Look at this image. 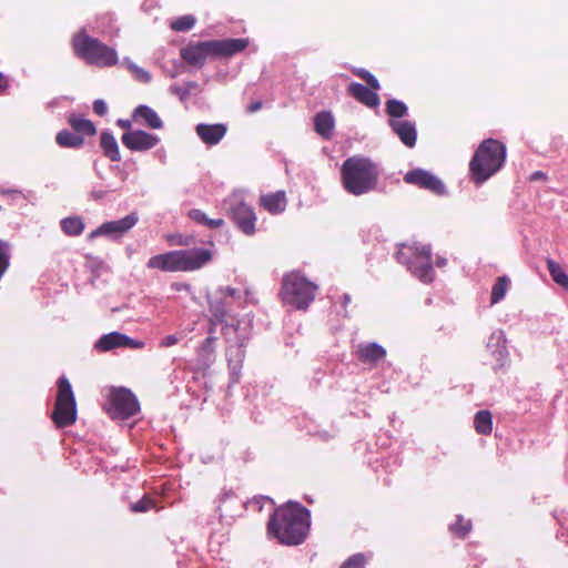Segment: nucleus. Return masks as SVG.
<instances>
[{
  "mask_svg": "<svg viewBox=\"0 0 568 568\" xmlns=\"http://www.w3.org/2000/svg\"><path fill=\"white\" fill-rule=\"evenodd\" d=\"M7 88V81L2 73H0V92H2Z\"/></svg>",
  "mask_w": 568,
  "mask_h": 568,
  "instance_id": "nucleus-48",
  "label": "nucleus"
},
{
  "mask_svg": "<svg viewBox=\"0 0 568 568\" xmlns=\"http://www.w3.org/2000/svg\"><path fill=\"white\" fill-rule=\"evenodd\" d=\"M69 124L78 132L84 135H94L97 129L92 121L80 115L72 114L69 118Z\"/></svg>",
  "mask_w": 568,
  "mask_h": 568,
  "instance_id": "nucleus-28",
  "label": "nucleus"
},
{
  "mask_svg": "<svg viewBox=\"0 0 568 568\" xmlns=\"http://www.w3.org/2000/svg\"><path fill=\"white\" fill-rule=\"evenodd\" d=\"M207 58H217L222 55L221 40L203 41Z\"/></svg>",
  "mask_w": 568,
  "mask_h": 568,
  "instance_id": "nucleus-38",
  "label": "nucleus"
},
{
  "mask_svg": "<svg viewBox=\"0 0 568 568\" xmlns=\"http://www.w3.org/2000/svg\"><path fill=\"white\" fill-rule=\"evenodd\" d=\"M474 426L478 434L489 435L493 430V417L488 410H479L475 415Z\"/></svg>",
  "mask_w": 568,
  "mask_h": 568,
  "instance_id": "nucleus-27",
  "label": "nucleus"
},
{
  "mask_svg": "<svg viewBox=\"0 0 568 568\" xmlns=\"http://www.w3.org/2000/svg\"><path fill=\"white\" fill-rule=\"evenodd\" d=\"M144 346L143 341L131 338L120 332L104 334L95 343V348L100 352H109L115 348L142 349Z\"/></svg>",
  "mask_w": 568,
  "mask_h": 568,
  "instance_id": "nucleus-11",
  "label": "nucleus"
},
{
  "mask_svg": "<svg viewBox=\"0 0 568 568\" xmlns=\"http://www.w3.org/2000/svg\"><path fill=\"white\" fill-rule=\"evenodd\" d=\"M389 123L406 146L413 148L416 144L417 133L415 123L406 120H390Z\"/></svg>",
  "mask_w": 568,
  "mask_h": 568,
  "instance_id": "nucleus-20",
  "label": "nucleus"
},
{
  "mask_svg": "<svg viewBox=\"0 0 568 568\" xmlns=\"http://www.w3.org/2000/svg\"><path fill=\"white\" fill-rule=\"evenodd\" d=\"M315 131L324 139H329L334 126L335 120L331 112L322 111L316 114L314 119Z\"/></svg>",
  "mask_w": 568,
  "mask_h": 568,
  "instance_id": "nucleus-24",
  "label": "nucleus"
},
{
  "mask_svg": "<svg viewBox=\"0 0 568 568\" xmlns=\"http://www.w3.org/2000/svg\"><path fill=\"white\" fill-rule=\"evenodd\" d=\"M52 420L59 427L70 426L77 420V403L69 381L62 376L58 381V393Z\"/></svg>",
  "mask_w": 568,
  "mask_h": 568,
  "instance_id": "nucleus-8",
  "label": "nucleus"
},
{
  "mask_svg": "<svg viewBox=\"0 0 568 568\" xmlns=\"http://www.w3.org/2000/svg\"><path fill=\"white\" fill-rule=\"evenodd\" d=\"M397 258L406 264L412 274L422 282L430 283L434 278L430 247L425 244H403L397 252Z\"/></svg>",
  "mask_w": 568,
  "mask_h": 568,
  "instance_id": "nucleus-6",
  "label": "nucleus"
},
{
  "mask_svg": "<svg viewBox=\"0 0 568 568\" xmlns=\"http://www.w3.org/2000/svg\"><path fill=\"white\" fill-rule=\"evenodd\" d=\"M118 125L121 126L122 129H125V130H130L132 123L130 120H123V119H119L118 120Z\"/></svg>",
  "mask_w": 568,
  "mask_h": 568,
  "instance_id": "nucleus-44",
  "label": "nucleus"
},
{
  "mask_svg": "<svg viewBox=\"0 0 568 568\" xmlns=\"http://www.w3.org/2000/svg\"><path fill=\"white\" fill-rule=\"evenodd\" d=\"M542 176V173L541 172H536L532 174V179H537V178H540Z\"/></svg>",
  "mask_w": 568,
  "mask_h": 568,
  "instance_id": "nucleus-50",
  "label": "nucleus"
},
{
  "mask_svg": "<svg viewBox=\"0 0 568 568\" xmlns=\"http://www.w3.org/2000/svg\"><path fill=\"white\" fill-rule=\"evenodd\" d=\"M547 267L554 282L565 288H568V275L564 268L557 262L550 258L547 260Z\"/></svg>",
  "mask_w": 568,
  "mask_h": 568,
  "instance_id": "nucleus-31",
  "label": "nucleus"
},
{
  "mask_svg": "<svg viewBox=\"0 0 568 568\" xmlns=\"http://www.w3.org/2000/svg\"><path fill=\"white\" fill-rule=\"evenodd\" d=\"M355 73L361 77L363 80H365L367 82V84L374 89V90H378L379 89V82L378 80L368 71L364 70V69H358L355 71Z\"/></svg>",
  "mask_w": 568,
  "mask_h": 568,
  "instance_id": "nucleus-40",
  "label": "nucleus"
},
{
  "mask_svg": "<svg viewBox=\"0 0 568 568\" xmlns=\"http://www.w3.org/2000/svg\"><path fill=\"white\" fill-rule=\"evenodd\" d=\"M212 258L210 250L194 247L176 250L154 255L149 258L146 266L168 273L192 272L207 264Z\"/></svg>",
  "mask_w": 568,
  "mask_h": 568,
  "instance_id": "nucleus-3",
  "label": "nucleus"
},
{
  "mask_svg": "<svg viewBox=\"0 0 568 568\" xmlns=\"http://www.w3.org/2000/svg\"><path fill=\"white\" fill-rule=\"evenodd\" d=\"M106 413L114 419H125L140 410L138 398L124 387L111 388L105 404Z\"/></svg>",
  "mask_w": 568,
  "mask_h": 568,
  "instance_id": "nucleus-9",
  "label": "nucleus"
},
{
  "mask_svg": "<svg viewBox=\"0 0 568 568\" xmlns=\"http://www.w3.org/2000/svg\"><path fill=\"white\" fill-rule=\"evenodd\" d=\"M262 106V103L261 102H254L252 104L248 105V112H256L257 110H260Z\"/></svg>",
  "mask_w": 568,
  "mask_h": 568,
  "instance_id": "nucleus-46",
  "label": "nucleus"
},
{
  "mask_svg": "<svg viewBox=\"0 0 568 568\" xmlns=\"http://www.w3.org/2000/svg\"><path fill=\"white\" fill-rule=\"evenodd\" d=\"M444 264H445V262H444V261H438V265H440V266H442V265H444Z\"/></svg>",
  "mask_w": 568,
  "mask_h": 568,
  "instance_id": "nucleus-51",
  "label": "nucleus"
},
{
  "mask_svg": "<svg viewBox=\"0 0 568 568\" xmlns=\"http://www.w3.org/2000/svg\"><path fill=\"white\" fill-rule=\"evenodd\" d=\"M341 178L343 186L348 193L362 195L376 189L379 171L369 159L355 155L344 161Z\"/></svg>",
  "mask_w": 568,
  "mask_h": 568,
  "instance_id": "nucleus-2",
  "label": "nucleus"
},
{
  "mask_svg": "<svg viewBox=\"0 0 568 568\" xmlns=\"http://www.w3.org/2000/svg\"><path fill=\"white\" fill-rule=\"evenodd\" d=\"M317 286L297 272L288 273L283 278L281 295L284 303L298 310H305L315 297Z\"/></svg>",
  "mask_w": 568,
  "mask_h": 568,
  "instance_id": "nucleus-7",
  "label": "nucleus"
},
{
  "mask_svg": "<svg viewBox=\"0 0 568 568\" xmlns=\"http://www.w3.org/2000/svg\"><path fill=\"white\" fill-rule=\"evenodd\" d=\"M195 132L204 144L213 146L223 140L227 132V126L223 123H199L195 126Z\"/></svg>",
  "mask_w": 568,
  "mask_h": 568,
  "instance_id": "nucleus-16",
  "label": "nucleus"
},
{
  "mask_svg": "<svg viewBox=\"0 0 568 568\" xmlns=\"http://www.w3.org/2000/svg\"><path fill=\"white\" fill-rule=\"evenodd\" d=\"M471 528V524L469 520H464L462 517H458L457 523L450 526V530L455 535L465 536Z\"/></svg>",
  "mask_w": 568,
  "mask_h": 568,
  "instance_id": "nucleus-39",
  "label": "nucleus"
},
{
  "mask_svg": "<svg viewBox=\"0 0 568 568\" xmlns=\"http://www.w3.org/2000/svg\"><path fill=\"white\" fill-rule=\"evenodd\" d=\"M509 281L507 277H499L491 290V303L496 304L501 301L508 290Z\"/></svg>",
  "mask_w": 568,
  "mask_h": 568,
  "instance_id": "nucleus-34",
  "label": "nucleus"
},
{
  "mask_svg": "<svg viewBox=\"0 0 568 568\" xmlns=\"http://www.w3.org/2000/svg\"><path fill=\"white\" fill-rule=\"evenodd\" d=\"M236 295V290L232 287H221L209 297L211 312L219 322L224 321L226 315V305H229L230 300L235 298Z\"/></svg>",
  "mask_w": 568,
  "mask_h": 568,
  "instance_id": "nucleus-15",
  "label": "nucleus"
},
{
  "mask_svg": "<svg viewBox=\"0 0 568 568\" xmlns=\"http://www.w3.org/2000/svg\"><path fill=\"white\" fill-rule=\"evenodd\" d=\"M232 205L230 206V214L239 229L246 235L255 233L256 215L253 209L243 202L237 194L232 196Z\"/></svg>",
  "mask_w": 568,
  "mask_h": 568,
  "instance_id": "nucleus-10",
  "label": "nucleus"
},
{
  "mask_svg": "<svg viewBox=\"0 0 568 568\" xmlns=\"http://www.w3.org/2000/svg\"><path fill=\"white\" fill-rule=\"evenodd\" d=\"M311 527L310 511L297 503L277 508L267 524V532L286 546L302 544Z\"/></svg>",
  "mask_w": 568,
  "mask_h": 568,
  "instance_id": "nucleus-1",
  "label": "nucleus"
},
{
  "mask_svg": "<svg viewBox=\"0 0 568 568\" xmlns=\"http://www.w3.org/2000/svg\"><path fill=\"white\" fill-rule=\"evenodd\" d=\"M181 57L185 62L192 65L201 67L207 59V53L203 42L190 43L181 50Z\"/></svg>",
  "mask_w": 568,
  "mask_h": 568,
  "instance_id": "nucleus-22",
  "label": "nucleus"
},
{
  "mask_svg": "<svg viewBox=\"0 0 568 568\" xmlns=\"http://www.w3.org/2000/svg\"><path fill=\"white\" fill-rule=\"evenodd\" d=\"M506 160V148L497 140L488 139L481 142L469 163L471 180L483 184L497 173Z\"/></svg>",
  "mask_w": 568,
  "mask_h": 568,
  "instance_id": "nucleus-4",
  "label": "nucleus"
},
{
  "mask_svg": "<svg viewBox=\"0 0 568 568\" xmlns=\"http://www.w3.org/2000/svg\"><path fill=\"white\" fill-rule=\"evenodd\" d=\"M222 43V55L231 57L243 51L248 45L247 39H224Z\"/></svg>",
  "mask_w": 568,
  "mask_h": 568,
  "instance_id": "nucleus-29",
  "label": "nucleus"
},
{
  "mask_svg": "<svg viewBox=\"0 0 568 568\" xmlns=\"http://www.w3.org/2000/svg\"><path fill=\"white\" fill-rule=\"evenodd\" d=\"M368 558L363 554H356L346 559L339 568H364Z\"/></svg>",
  "mask_w": 568,
  "mask_h": 568,
  "instance_id": "nucleus-37",
  "label": "nucleus"
},
{
  "mask_svg": "<svg viewBox=\"0 0 568 568\" xmlns=\"http://www.w3.org/2000/svg\"><path fill=\"white\" fill-rule=\"evenodd\" d=\"M260 204L271 214L282 213L287 204L285 192L277 191L275 193L262 195L260 199Z\"/></svg>",
  "mask_w": 568,
  "mask_h": 568,
  "instance_id": "nucleus-23",
  "label": "nucleus"
},
{
  "mask_svg": "<svg viewBox=\"0 0 568 568\" xmlns=\"http://www.w3.org/2000/svg\"><path fill=\"white\" fill-rule=\"evenodd\" d=\"M72 44L75 54L88 63L98 67H111L118 63V53L114 49L89 37L84 31L73 37Z\"/></svg>",
  "mask_w": 568,
  "mask_h": 568,
  "instance_id": "nucleus-5",
  "label": "nucleus"
},
{
  "mask_svg": "<svg viewBox=\"0 0 568 568\" xmlns=\"http://www.w3.org/2000/svg\"><path fill=\"white\" fill-rule=\"evenodd\" d=\"M122 64L126 67V69L131 72L132 77L142 83H149L152 79L150 72H148L145 69L139 67L133 61H131L129 58H124L122 61Z\"/></svg>",
  "mask_w": 568,
  "mask_h": 568,
  "instance_id": "nucleus-32",
  "label": "nucleus"
},
{
  "mask_svg": "<svg viewBox=\"0 0 568 568\" xmlns=\"http://www.w3.org/2000/svg\"><path fill=\"white\" fill-rule=\"evenodd\" d=\"M189 216L194 222L206 226L207 229H220L224 225L223 219H210L203 211L193 209L189 212Z\"/></svg>",
  "mask_w": 568,
  "mask_h": 568,
  "instance_id": "nucleus-26",
  "label": "nucleus"
},
{
  "mask_svg": "<svg viewBox=\"0 0 568 568\" xmlns=\"http://www.w3.org/2000/svg\"><path fill=\"white\" fill-rule=\"evenodd\" d=\"M125 148L135 152H143L153 149L160 142L156 134L143 130H129L121 136Z\"/></svg>",
  "mask_w": 568,
  "mask_h": 568,
  "instance_id": "nucleus-13",
  "label": "nucleus"
},
{
  "mask_svg": "<svg viewBox=\"0 0 568 568\" xmlns=\"http://www.w3.org/2000/svg\"><path fill=\"white\" fill-rule=\"evenodd\" d=\"M101 148L111 161H120L121 154L115 138L109 132L101 133Z\"/></svg>",
  "mask_w": 568,
  "mask_h": 568,
  "instance_id": "nucleus-25",
  "label": "nucleus"
},
{
  "mask_svg": "<svg viewBox=\"0 0 568 568\" xmlns=\"http://www.w3.org/2000/svg\"><path fill=\"white\" fill-rule=\"evenodd\" d=\"M138 215L132 213L120 220L105 222L97 230L90 233L89 237L110 236L112 239L121 237L138 223Z\"/></svg>",
  "mask_w": 568,
  "mask_h": 568,
  "instance_id": "nucleus-12",
  "label": "nucleus"
},
{
  "mask_svg": "<svg viewBox=\"0 0 568 568\" xmlns=\"http://www.w3.org/2000/svg\"><path fill=\"white\" fill-rule=\"evenodd\" d=\"M179 342L176 335H166L160 341V347L168 348L175 345Z\"/></svg>",
  "mask_w": 568,
  "mask_h": 568,
  "instance_id": "nucleus-43",
  "label": "nucleus"
},
{
  "mask_svg": "<svg viewBox=\"0 0 568 568\" xmlns=\"http://www.w3.org/2000/svg\"><path fill=\"white\" fill-rule=\"evenodd\" d=\"M356 355L363 363H376L383 359L386 355L385 349L376 343L359 344L356 349Z\"/></svg>",
  "mask_w": 568,
  "mask_h": 568,
  "instance_id": "nucleus-21",
  "label": "nucleus"
},
{
  "mask_svg": "<svg viewBox=\"0 0 568 568\" xmlns=\"http://www.w3.org/2000/svg\"><path fill=\"white\" fill-rule=\"evenodd\" d=\"M347 91L356 100H358L368 108H376L379 105L381 100L378 94L376 93L377 90H374L372 88L368 89L367 87L357 82H352L348 85Z\"/></svg>",
  "mask_w": 568,
  "mask_h": 568,
  "instance_id": "nucleus-19",
  "label": "nucleus"
},
{
  "mask_svg": "<svg viewBox=\"0 0 568 568\" xmlns=\"http://www.w3.org/2000/svg\"><path fill=\"white\" fill-rule=\"evenodd\" d=\"M386 111L392 118H403L407 113V106L404 102L392 99L386 103Z\"/></svg>",
  "mask_w": 568,
  "mask_h": 568,
  "instance_id": "nucleus-36",
  "label": "nucleus"
},
{
  "mask_svg": "<svg viewBox=\"0 0 568 568\" xmlns=\"http://www.w3.org/2000/svg\"><path fill=\"white\" fill-rule=\"evenodd\" d=\"M93 111L98 115H104L108 112L106 103L101 99L95 100L93 102Z\"/></svg>",
  "mask_w": 568,
  "mask_h": 568,
  "instance_id": "nucleus-42",
  "label": "nucleus"
},
{
  "mask_svg": "<svg viewBox=\"0 0 568 568\" xmlns=\"http://www.w3.org/2000/svg\"><path fill=\"white\" fill-rule=\"evenodd\" d=\"M405 182L409 184H415L426 190H429L436 194L445 193L444 183L434 174L425 170H413L405 174Z\"/></svg>",
  "mask_w": 568,
  "mask_h": 568,
  "instance_id": "nucleus-14",
  "label": "nucleus"
},
{
  "mask_svg": "<svg viewBox=\"0 0 568 568\" xmlns=\"http://www.w3.org/2000/svg\"><path fill=\"white\" fill-rule=\"evenodd\" d=\"M195 24V18L191 14L182 16L171 22V28L178 32L191 30Z\"/></svg>",
  "mask_w": 568,
  "mask_h": 568,
  "instance_id": "nucleus-35",
  "label": "nucleus"
},
{
  "mask_svg": "<svg viewBox=\"0 0 568 568\" xmlns=\"http://www.w3.org/2000/svg\"><path fill=\"white\" fill-rule=\"evenodd\" d=\"M487 348L491 353V355L495 357V361L499 366H504L507 357H508V351L506 347V336L505 333L500 329H497L491 333L488 343Z\"/></svg>",
  "mask_w": 568,
  "mask_h": 568,
  "instance_id": "nucleus-17",
  "label": "nucleus"
},
{
  "mask_svg": "<svg viewBox=\"0 0 568 568\" xmlns=\"http://www.w3.org/2000/svg\"><path fill=\"white\" fill-rule=\"evenodd\" d=\"M155 156L161 161V162H165V159H166V153H165V150L161 149V150H158L155 152Z\"/></svg>",
  "mask_w": 568,
  "mask_h": 568,
  "instance_id": "nucleus-45",
  "label": "nucleus"
},
{
  "mask_svg": "<svg viewBox=\"0 0 568 568\" xmlns=\"http://www.w3.org/2000/svg\"><path fill=\"white\" fill-rule=\"evenodd\" d=\"M57 143L62 148H80L83 144V138L73 134L67 130L60 131L55 138Z\"/></svg>",
  "mask_w": 568,
  "mask_h": 568,
  "instance_id": "nucleus-30",
  "label": "nucleus"
},
{
  "mask_svg": "<svg viewBox=\"0 0 568 568\" xmlns=\"http://www.w3.org/2000/svg\"><path fill=\"white\" fill-rule=\"evenodd\" d=\"M61 227L67 235H80L84 230V223L80 217H67L61 221Z\"/></svg>",
  "mask_w": 568,
  "mask_h": 568,
  "instance_id": "nucleus-33",
  "label": "nucleus"
},
{
  "mask_svg": "<svg viewBox=\"0 0 568 568\" xmlns=\"http://www.w3.org/2000/svg\"><path fill=\"white\" fill-rule=\"evenodd\" d=\"M214 342V338L213 337H207L204 343H203V348H211L212 347V344Z\"/></svg>",
  "mask_w": 568,
  "mask_h": 568,
  "instance_id": "nucleus-47",
  "label": "nucleus"
},
{
  "mask_svg": "<svg viewBox=\"0 0 568 568\" xmlns=\"http://www.w3.org/2000/svg\"><path fill=\"white\" fill-rule=\"evenodd\" d=\"M132 119L135 123L146 125L150 129L158 130L163 128V121L158 113L152 108L144 104L134 109Z\"/></svg>",
  "mask_w": 568,
  "mask_h": 568,
  "instance_id": "nucleus-18",
  "label": "nucleus"
},
{
  "mask_svg": "<svg viewBox=\"0 0 568 568\" xmlns=\"http://www.w3.org/2000/svg\"><path fill=\"white\" fill-rule=\"evenodd\" d=\"M153 501L149 497H144L143 499L139 500L138 503L133 504L131 506V510L135 513H143L148 511L149 509L153 508Z\"/></svg>",
  "mask_w": 568,
  "mask_h": 568,
  "instance_id": "nucleus-41",
  "label": "nucleus"
},
{
  "mask_svg": "<svg viewBox=\"0 0 568 568\" xmlns=\"http://www.w3.org/2000/svg\"><path fill=\"white\" fill-rule=\"evenodd\" d=\"M236 357H237V358H236V362H239V363H240V362H241V359H242V352H241L240 347H237V348H236Z\"/></svg>",
  "mask_w": 568,
  "mask_h": 568,
  "instance_id": "nucleus-49",
  "label": "nucleus"
}]
</instances>
